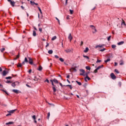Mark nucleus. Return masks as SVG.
Returning <instances> with one entry per match:
<instances>
[{"mask_svg": "<svg viewBox=\"0 0 126 126\" xmlns=\"http://www.w3.org/2000/svg\"><path fill=\"white\" fill-rule=\"evenodd\" d=\"M31 72H32V69H30L29 70V73H31Z\"/></svg>", "mask_w": 126, "mask_h": 126, "instance_id": "nucleus-57", "label": "nucleus"}, {"mask_svg": "<svg viewBox=\"0 0 126 126\" xmlns=\"http://www.w3.org/2000/svg\"><path fill=\"white\" fill-rule=\"evenodd\" d=\"M83 57L87 58V60H89V57H88L87 56L83 55Z\"/></svg>", "mask_w": 126, "mask_h": 126, "instance_id": "nucleus-39", "label": "nucleus"}, {"mask_svg": "<svg viewBox=\"0 0 126 126\" xmlns=\"http://www.w3.org/2000/svg\"><path fill=\"white\" fill-rule=\"evenodd\" d=\"M124 41H121L120 42L118 43V46H120V45H123L124 44Z\"/></svg>", "mask_w": 126, "mask_h": 126, "instance_id": "nucleus-24", "label": "nucleus"}, {"mask_svg": "<svg viewBox=\"0 0 126 126\" xmlns=\"http://www.w3.org/2000/svg\"><path fill=\"white\" fill-rule=\"evenodd\" d=\"M6 83H11V81H7L6 82Z\"/></svg>", "mask_w": 126, "mask_h": 126, "instance_id": "nucleus-55", "label": "nucleus"}, {"mask_svg": "<svg viewBox=\"0 0 126 126\" xmlns=\"http://www.w3.org/2000/svg\"><path fill=\"white\" fill-rule=\"evenodd\" d=\"M12 92H13L14 93H16V94H18L19 93L18 90H13Z\"/></svg>", "mask_w": 126, "mask_h": 126, "instance_id": "nucleus-14", "label": "nucleus"}, {"mask_svg": "<svg viewBox=\"0 0 126 126\" xmlns=\"http://www.w3.org/2000/svg\"><path fill=\"white\" fill-rule=\"evenodd\" d=\"M100 52H104V51H106V48H103L102 49L99 50Z\"/></svg>", "mask_w": 126, "mask_h": 126, "instance_id": "nucleus-36", "label": "nucleus"}, {"mask_svg": "<svg viewBox=\"0 0 126 126\" xmlns=\"http://www.w3.org/2000/svg\"><path fill=\"white\" fill-rule=\"evenodd\" d=\"M21 8H22L23 9H24V7H23V6H21Z\"/></svg>", "mask_w": 126, "mask_h": 126, "instance_id": "nucleus-64", "label": "nucleus"}, {"mask_svg": "<svg viewBox=\"0 0 126 126\" xmlns=\"http://www.w3.org/2000/svg\"><path fill=\"white\" fill-rule=\"evenodd\" d=\"M104 46V44L102 45H97L95 46V48H102V47Z\"/></svg>", "mask_w": 126, "mask_h": 126, "instance_id": "nucleus-11", "label": "nucleus"}, {"mask_svg": "<svg viewBox=\"0 0 126 126\" xmlns=\"http://www.w3.org/2000/svg\"><path fill=\"white\" fill-rule=\"evenodd\" d=\"M2 71V69L1 68V67H0V72Z\"/></svg>", "mask_w": 126, "mask_h": 126, "instance_id": "nucleus-62", "label": "nucleus"}, {"mask_svg": "<svg viewBox=\"0 0 126 126\" xmlns=\"http://www.w3.org/2000/svg\"><path fill=\"white\" fill-rule=\"evenodd\" d=\"M44 82H47V83H50V81L48 79H46L45 81Z\"/></svg>", "mask_w": 126, "mask_h": 126, "instance_id": "nucleus-37", "label": "nucleus"}, {"mask_svg": "<svg viewBox=\"0 0 126 126\" xmlns=\"http://www.w3.org/2000/svg\"><path fill=\"white\" fill-rule=\"evenodd\" d=\"M70 76H69V75H67V76H66V78H69Z\"/></svg>", "mask_w": 126, "mask_h": 126, "instance_id": "nucleus-63", "label": "nucleus"}, {"mask_svg": "<svg viewBox=\"0 0 126 126\" xmlns=\"http://www.w3.org/2000/svg\"><path fill=\"white\" fill-rule=\"evenodd\" d=\"M15 111H16V109L10 110V111H8V113H10L11 114H13L15 112Z\"/></svg>", "mask_w": 126, "mask_h": 126, "instance_id": "nucleus-16", "label": "nucleus"}, {"mask_svg": "<svg viewBox=\"0 0 126 126\" xmlns=\"http://www.w3.org/2000/svg\"><path fill=\"white\" fill-rule=\"evenodd\" d=\"M50 81L51 82L52 85L54 87H55V85L54 84V82L53 81V80H50Z\"/></svg>", "mask_w": 126, "mask_h": 126, "instance_id": "nucleus-34", "label": "nucleus"}, {"mask_svg": "<svg viewBox=\"0 0 126 126\" xmlns=\"http://www.w3.org/2000/svg\"><path fill=\"white\" fill-rule=\"evenodd\" d=\"M48 54H49V55H52V54H53V51L52 50H50L48 51Z\"/></svg>", "mask_w": 126, "mask_h": 126, "instance_id": "nucleus-26", "label": "nucleus"}, {"mask_svg": "<svg viewBox=\"0 0 126 126\" xmlns=\"http://www.w3.org/2000/svg\"><path fill=\"white\" fill-rule=\"evenodd\" d=\"M69 11H70V14H72L73 13V10L70 9Z\"/></svg>", "mask_w": 126, "mask_h": 126, "instance_id": "nucleus-43", "label": "nucleus"}, {"mask_svg": "<svg viewBox=\"0 0 126 126\" xmlns=\"http://www.w3.org/2000/svg\"><path fill=\"white\" fill-rule=\"evenodd\" d=\"M50 44H49V43L47 42V45H46V48H47V47H49Z\"/></svg>", "mask_w": 126, "mask_h": 126, "instance_id": "nucleus-54", "label": "nucleus"}, {"mask_svg": "<svg viewBox=\"0 0 126 126\" xmlns=\"http://www.w3.org/2000/svg\"><path fill=\"white\" fill-rule=\"evenodd\" d=\"M110 76L112 79H116V76L114 74V73H111L110 74Z\"/></svg>", "mask_w": 126, "mask_h": 126, "instance_id": "nucleus-7", "label": "nucleus"}, {"mask_svg": "<svg viewBox=\"0 0 126 126\" xmlns=\"http://www.w3.org/2000/svg\"><path fill=\"white\" fill-rule=\"evenodd\" d=\"M66 86L69 87L70 89H72V86L71 85H67Z\"/></svg>", "mask_w": 126, "mask_h": 126, "instance_id": "nucleus-35", "label": "nucleus"}, {"mask_svg": "<svg viewBox=\"0 0 126 126\" xmlns=\"http://www.w3.org/2000/svg\"><path fill=\"white\" fill-rule=\"evenodd\" d=\"M32 118L33 120H36V116L33 115L32 116Z\"/></svg>", "mask_w": 126, "mask_h": 126, "instance_id": "nucleus-48", "label": "nucleus"}, {"mask_svg": "<svg viewBox=\"0 0 126 126\" xmlns=\"http://www.w3.org/2000/svg\"><path fill=\"white\" fill-rule=\"evenodd\" d=\"M19 57H20V55H19V54H18V55H17V59H19Z\"/></svg>", "mask_w": 126, "mask_h": 126, "instance_id": "nucleus-52", "label": "nucleus"}, {"mask_svg": "<svg viewBox=\"0 0 126 126\" xmlns=\"http://www.w3.org/2000/svg\"><path fill=\"white\" fill-rule=\"evenodd\" d=\"M25 63H28V59L26 57L25 58L24 61L23 62V64H25Z\"/></svg>", "mask_w": 126, "mask_h": 126, "instance_id": "nucleus-9", "label": "nucleus"}, {"mask_svg": "<svg viewBox=\"0 0 126 126\" xmlns=\"http://www.w3.org/2000/svg\"><path fill=\"white\" fill-rule=\"evenodd\" d=\"M10 3L11 5H12V6H14V4H15V2H14L13 1H11L10 2Z\"/></svg>", "mask_w": 126, "mask_h": 126, "instance_id": "nucleus-13", "label": "nucleus"}, {"mask_svg": "<svg viewBox=\"0 0 126 126\" xmlns=\"http://www.w3.org/2000/svg\"><path fill=\"white\" fill-rule=\"evenodd\" d=\"M59 60H60V61L61 62H62V63H63V62H64V60H63V58H60L59 59Z\"/></svg>", "mask_w": 126, "mask_h": 126, "instance_id": "nucleus-31", "label": "nucleus"}, {"mask_svg": "<svg viewBox=\"0 0 126 126\" xmlns=\"http://www.w3.org/2000/svg\"><path fill=\"white\" fill-rule=\"evenodd\" d=\"M76 82L77 83V84H78V85H81V83H80V82H78L77 81H76Z\"/></svg>", "mask_w": 126, "mask_h": 126, "instance_id": "nucleus-41", "label": "nucleus"}, {"mask_svg": "<svg viewBox=\"0 0 126 126\" xmlns=\"http://www.w3.org/2000/svg\"><path fill=\"white\" fill-rule=\"evenodd\" d=\"M116 47V45H112V49H115Z\"/></svg>", "mask_w": 126, "mask_h": 126, "instance_id": "nucleus-44", "label": "nucleus"}, {"mask_svg": "<svg viewBox=\"0 0 126 126\" xmlns=\"http://www.w3.org/2000/svg\"><path fill=\"white\" fill-rule=\"evenodd\" d=\"M124 61H123V60H120V65H124Z\"/></svg>", "mask_w": 126, "mask_h": 126, "instance_id": "nucleus-15", "label": "nucleus"}, {"mask_svg": "<svg viewBox=\"0 0 126 126\" xmlns=\"http://www.w3.org/2000/svg\"><path fill=\"white\" fill-rule=\"evenodd\" d=\"M121 25H124V26H126V22H125V21L122 20Z\"/></svg>", "mask_w": 126, "mask_h": 126, "instance_id": "nucleus-20", "label": "nucleus"}, {"mask_svg": "<svg viewBox=\"0 0 126 126\" xmlns=\"http://www.w3.org/2000/svg\"><path fill=\"white\" fill-rule=\"evenodd\" d=\"M18 83V84H19V83L17 82H15L12 83L11 84V86H12V87H13L14 88H15V87L16 86V84Z\"/></svg>", "mask_w": 126, "mask_h": 126, "instance_id": "nucleus-5", "label": "nucleus"}, {"mask_svg": "<svg viewBox=\"0 0 126 126\" xmlns=\"http://www.w3.org/2000/svg\"><path fill=\"white\" fill-rule=\"evenodd\" d=\"M2 91H3V92H5V93H6L7 95H8V93H7V92H6V91L2 90Z\"/></svg>", "mask_w": 126, "mask_h": 126, "instance_id": "nucleus-53", "label": "nucleus"}, {"mask_svg": "<svg viewBox=\"0 0 126 126\" xmlns=\"http://www.w3.org/2000/svg\"><path fill=\"white\" fill-rule=\"evenodd\" d=\"M85 76H86L85 78V81H86V82H87V79L88 80H90V78L88 77V73H86Z\"/></svg>", "mask_w": 126, "mask_h": 126, "instance_id": "nucleus-3", "label": "nucleus"}, {"mask_svg": "<svg viewBox=\"0 0 126 126\" xmlns=\"http://www.w3.org/2000/svg\"><path fill=\"white\" fill-rule=\"evenodd\" d=\"M56 39H57V36H54L52 38L51 40L52 41H55Z\"/></svg>", "mask_w": 126, "mask_h": 126, "instance_id": "nucleus-22", "label": "nucleus"}, {"mask_svg": "<svg viewBox=\"0 0 126 126\" xmlns=\"http://www.w3.org/2000/svg\"><path fill=\"white\" fill-rule=\"evenodd\" d=\"M13 124H14V122H8V123H6L5 124L6 126H8V125H13Z\"/></svg>", "mask_w": 126, "mask_h": 126, "instance_id": "nucleus-10", "label": "nucleus"}, {"mask_svg": "<svg viewBox=\"0 0 126 126\" xmlns=\"http://www.w3.org/2000/svg\"><path fill=\"white\" fill-rule=\"evenodd\" d=\"M23 65V64L22 63L19 64L18 66V67H21V66H22Z\"/></svg>", "mask_w": 126, "mask_h": 126, "instance_id": "nucleus-32", "label": "nucleus"}, {"mask_svg": "<svg viewBox=\"0 0 126 126\" xmlns=\"http://www.w3.org/2000/svg\"><path fill=\"white\" fill-rule=\"evenodd\" d=\"M91 28H92L93 31V33H95L96 32H97V30H96V28H95V26L93 25L90 26Z\"/></svg>", "mask_w": 126, "mask_h": 126, "instance_id": "nucleus-1", "label": "nucleus"}, {"mask_svg": "<svg viewBox=\"0 0 126 126\" xmlns=\"http://www.w3.org/2000/svg\"><path fill=\"white\" fill-rule=\"evenodd\" d=\"M52 80H53V82H54L55 83H56L57 84H58L59 83V81L56 79H54Z\"/></svg>", "mask_w": 126, "mask_h": 126, "instance_id": "nucleus-12", "label": "nucleus"}, {"mask_svg": "<svg viewBox=\"0 0 126 126\" xmlns=\"http://www.w3.org/2000/svg\"><path fill=\"white\" fill-rule=\"evenodd\" d=\"M38 8V10H39L40 13H42V10H41V8L39 7H37Z\"/></svg>", "mask_w": 126, "mask_h": 126, "instance_id": "nucleus-49", "label": "nucleus"}, {"mask_svg": "<svg viewBox=\"0 0 126 126\" xmlns=\"http://www.w3.org/2000/svg\"><path fill=\"white\" fill-rule=\"evenodd\" d=\"M88 51H89V48H88V47H86L85 50H84V52L87 53V52H88Z\"/></svg>", "mask_w": 126, "mask_h": 126, "instance_id": "nucleus-18", "label": "nucleus"}, {"mask_svg": "<svg viewBox=\"0 0 126 126\" xmlns=\"http://www.w3.org/2000/svg\"><path fill=\"white\" fill-rule=\"evenodd\" d=\"M55 58H56V59H59V57L58 56V55H55Z\"/></svg>", "mask_w": 126, "mask_h": 126, "instance_id": "nucleus-56", "label": "nucleus"}, {"mask_svg": "<svg viewBox=\"0 0 126 126\" xmlns=\"http://www.w3.org/2000/svg\"><path fill=\"white\" fill-rule=\"evenodd\" d=\"M83 45V41H81L80 46H82Z\"/></svg>", "mask_w": 126, "mask_h": 126, "instance_id": "nucleus-60", "label": "nucleus"}, {"mask_svg": "<svg viewBox=\"0 0 126 126\" xmlns=\"http://www.w3.org/2000/svg\"><path fill=\"white\" fill-rule=\"evenodd\" d=\"M65 52H66V53H70V52H71V50H70V49H67L66 50H65Z\"/></svg>", "mask_w": 126, "mask_h": 126, "instance_id": "nucleus-17", "label": "nucleus"}, {"mask_svg": "<svg viewBox=\"0 0 126 126\" xmlns=\"http://www.w3.org/2000/svg\"><path fill=\"white\" fill-rule=\"evenodd\" d=\"M32 35L34 37L36 36V35H37V34L36 33V31H33Z\"/></svg>", "mask_w": 126, "mask_h": 126, "instance_id": "nucleus-19", "label": "nucleus"}, {"mask_svg": "<svg viewBox=\"0 0 126 126\" xmlns=\"http://www.w3.org/2000/svg\"><path fill=\"white\" fill-rule=\"evenodd\" d=\"M38 77H37V76H34V79H33V80L34 81H38Z\"/></svg>", "mask_w": 126, "mask_h": 126, "instance_id": "nucleus-21", "label": "nucleus"}, {"mask_svg": "<svg viewBox=\"0 0 126 126\" xmlns=\"http://www.w3.org/2000/svg\"><path fill=\"white\" fill-rule=\"evenodd\" d=\"M115 72H116V73H120V72H119V70H118V69H115Z\"/></svg>", "mask_w": 126, "mask_h": 126, "instance_id": "nucleus-42", "label": "nucleus"}, {"mask_svg": "<svg viewBox=\"0 0 126 126\" xmlns=\"http://www.w3.org/2000/svg\"><path fill=\"white\" fill-rule=\"evenodd\" d=\"M115 66H117V65H118V63L117 62H115Z\"/></svg>", "mask_w": 126, "mask_h": 126, "instance_id": "nucleus-58", "label": "nucleus"}, {"mask_svg": "<svg viewBox=\"0 0 126 126\" xmlns=\"http://www.w3.org/2000/svg\"><path fill=\"white\" fill-rule=\"evenodd\" d=\"M68 38L69 39L70 42H71V40H72V39H73V37H72V35H71V33H69Z\"/></svg>", "mask_w": 126, "mask_h": 126, "instance_id": "nucleus-6", "label": "nucleus"}, {"mask_svg": "<svg viewBox=\"0 0 126 126\" xmlns=\"http://www.w3.org/2000/svg\"><path fill=\"white\" fill-rule=\"evenodd\" d=\"M50 112H49L47 114V119H48V120H49V119H50Z\"/></svg>", "mask_w": 126, "mask_h": 126, "instance_id": "nucleus-33", "label": "nucleus"}, {"mask_svg": "<svg viewBox=\"0 0 126 126\" xmlns=\"http://www.w3.org/2000/svg\"><path fill=\"white\" fill-rule=\"evenodd\" d=\"M101 63V60H98L96 61V63Z\"/></svg>", "mask_w": 126, "mask_h": 126, "instance_id": "nucleus-51", "label": "nucleus"}, {"mask_svg": "<svg viewBox=\"0 0 126 126\" xmlns=\"http://www.w3.org/2000/svg\"><path fill=\"white\" fill-rule=\"evenodd\" d=\"M111 35H110L108 38H107V40L108 41H110L111 40Z\"/></svg>", "mask_w": 126, "mask_h": 126, "instance_id": "nucleus-46", "label": "nucleus"}, {"mask_svg": "<svg viewBox=\"0 0 126 126\" xmlns=\"http://www.w3.org/2000/svg\"><path fill=\"white\" fill-rule=\"evenodd\" d=\"M39 31H40V32H42V28H39Z\"/></svg>", "mask_w": 126, "mask_h": 126, "instance_id": "nucleus-59", "label": "nucleus"}, {"mask_svg": "<svg viewBox=\"0 0 126 126\" xmlns=\"http://www.w3.org/2000/svg\"><path fill=\"white\" fill-rule=\"evenodd\" d=\"M80 75H83L84 76H85V70H84L83 69H80Z\"/></svg>", "mask_w": 126, "mask_h": 126, "instance_id": "nucleus-2", "label": "nucleus"}, {"mask_svg": "<svg viewBox=\"0 0 126 126\" xmlns=\"http://www.w3.org/2000/svg\"><path fill=\"white\" fill-rule=\"evenodd\" d=\"M86 69H87V70H90V69H91V67L89 66H87L86 67Z\"/></svg>", "mask_w": 126, "mask_h": 126, "instance_id": "nucleus-23", "label": "nucleus"}, {"mask_svg": "<svg viewBox=\"0 0 126 126\" xmlns=\"http://www.w3.org/2000/svg\"><path fill=\"white\" fill-rule=\"evenodd\" d=\"M52 89L53 90V92H56L57 91V89H56V87H53Z\"/></svg>", "mask_w": 126, "mask_h": 126, "instance_id": "nucleus-27", "label": "nucleus"}, {"mask_svg": "<svg viewBox=\"0 0 126 126\" xmlns=\"http://www.w3.org/2000/svg\"><path fill=\"white\" fill-rule=\"evenodd\" d=\"M4 50H5V49L4 48H2V49H0V51L1 52V53H2L4 51Z\"/></svg>", "mask_w": 126, "mask_h": 126, "instance_id": "nucleus-38", "label": "nucleus"}, {"mask_svg": "<svg viewBox=\"0 0 126 126\" xmlns=\"http://www.w3.org/2000/svg\"><path fill=\"white\" fill-rule=\"evenodd\" d=\"M12 77L11 76L6 77V79H11Z\"/></svg>", "mask_w": 126, "mask_h": 126, "instance_id": "nucleus-45", "label": "nucleus"}, {"mask_svg": "<svg viewBox=\"0 0 126 126\" xmlns=\"http://www.w3.org/2000/svg\"><path fill=\"white\" fill-rule=\"evenodd\" d=\"M110 61H111V59H108L107 60H105L104 62L107 63H108V62H110Z\"/></svg>", "mask_w": 126, "mask_h": 126, "instance_id": "nucleus-28", "label": "nucleus"}, {"mask_svg": "<svg viewBox=\"0 0 126 126\" xmlns=\"http://www.w3.org/2000/svg\"><path fill=\"white\" fill-rule=\"evenodd\" d=\"M102 67H103V65H101L100 66H98L96 68L98 70V69H100V68H102Z\"/></svg>", "mask_w": 126, "mask_h": 126, "instance_id": "nucleus-29", "label": "nucleus"}, {"mask_svg": "<svg viewBox=\"0 0 126 126\" xmlns=\"http://www.w3.org/2000/svg\"><path fill=\"white\" fill-rule=\"evenodd\" d=\"M28 59H29V63L30 64H31V65L33 64V60H32V58L29 57Z\"/></svg>", "mask_w": 126, "mask_h": 126, "instance_id": "nucleus-4", "label": "nucleus"}, {"mask_svg": "<svg viewBox=\"0 0 126 126\" xmlns=\"http://www.w3.org/2000/svg\"><path fill=\"white\" fill-rule=\"evenodd\" d=\"M38 70H39V71H41V70H42V69H43V68L41 66H39L38 67V68L37 69Z\"/></svg>", "mask_w": 126, "mask_h": 126, "instance_id": "nucleus-25", "label": "nucleus"}, {"mask_svg": "<svg viewBox=\"0 0 126 126\" xmlns=\"http://www.w3.org/2000/svg\"><path fill=\"white\" fill-rule=\"evenodd\" d=\"M7 73H8V71H7L6 70H3V72H2L3 76H5V75H6V74H7Z\"/></svg>", "mask_w": 126, "mask_h": 126, "instance_id": "nucleus-8", "label": "nucleus"}, {"mask_svg": "<svg viewBox=\"0 0 126 126\" xmlns=\"http://www.w3.org/2000/svg\"><path fill=\"white\" fill-rule=\"evenodd\" d=\"M6 116V117H8V116H11V114L10 112H9V113L7 114Z\"/></svg>", "mask_w": 126, "mask_h": 126, "instance_id": "nucleus-50", "label": "nucleus"}, {"mask_svg": "<svg viewBox=\"0 0 126 126\" xmlns=\"http://www.w3.org/2000/svg\"><path fill=\"white\" fill-rule=\"evenodd\" d=\"M56 19L58 21L59 24H61V23L60 22V20L57 17H56Z\"/></svg>", "mask_w": 126, "mask_h": 126, "instance_id": "nucleus-47", "label": "nucleus"}, {"mask_svg": "<svg viewBox=\"0 0 126 126\" xmlns=\"http://www.w3.org/2000/svg\"><path fill=\"white\" fill-rule=\"evenodd\" d=\"M66 19H69V16H67L66 17Z\"/></svg>", "mask_w": 126, "mask_h": 126, "instance_id": "nucleus-61", "label": "nucleus"}, {"mask_svg": "<svg viewBox=\"0 0 126 126\" xmlns=\"http://www.w3.org/2000/svg\"><path fill=\"white\" fill-rule=\"evenodd\" d=\"M30 3L32 4V5H34L35 2L32 1V0L30 1Z\"/></svg>", "mask_w": 126, "mask_h": 126, "instance_id": "nucleus-30", "label": "nucleus"}, {"mask_svg": "<svg viewBox=\"0 0 126 126\" xmlns=\"http://www.w3.org/2000/svg\"><path fill=\"white\" fill-rule=\"evenodd\" d=\"M97 72H98V69L96 68L94 70V73H97Z\"/></svg>", "mask_w": 126, "mask_h": 126, "instance_id": "nucleus-40", "label": "nucleus"}]
</instances>
